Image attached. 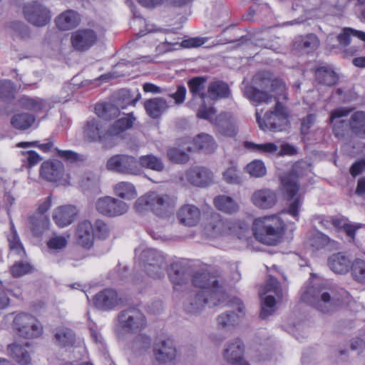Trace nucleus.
Segmentation results:
<instances>
[{
    "label": "nucleus",
    "mask_w": 365,
    "mask_h": 365,
    "mask_svg": "<svg viewBox=\"0 0 365 365\" xmlns=\"http://www.w3.org/2000/svg\"><path fill=\"white\" fill-rule=\"evenodd\" d=\"M192 284L200 290L196 293L194 302H190V307L187 308L189 312H197L205 305L212 307L225 301L226 292L209 272L195 273L192 276Z\"/></svg>",
    "instance_id": "nucleus-1"
},
{
    "label": "nucleus",
    "mask_w": 365,
    "mask_h": 365,
    "mask_svg": "<svg viewBox=\"0 0 365 365\" xmlns=\"http://www.w3.org/2000/svg\"><path fill=\"white\" fill-rule=\"evenodd\" d=\"M286 224L278 215H264L254 220L252 230L255 238L267 245H276L283 239Z\"/></svg>",
    "instance_id": "nucleus-2"
},
{
    "label": "nucleus",
    "mask_w": 365,
    "mask_h": 365,
    "mask_svg": "<svg viewBox=\"0 0 365 365\" xmlns=\"http://www.w3.org/2000/svg\"><path fill=\"white\" fill-rule=\"evenodd\" d=\"M281 190L284 199L289 202L288 207L282 212L287 213L299 220L303 195L300 192V183L298 177L292 173L282 177Z\"/></svg>",
    "instance_id": "nucleus-3"
},
{
    "label": "nucleus",
    "mask_w": 365,
    "mask_h": 365,
    "mask_svg": "<svg viewBox=\"0 0 365 365\" xmlns=\"http://www.w3.org/2000/svg\"><path fill=\"white\" fill-rule=\"evenodd\" d=\"M12 327L19 336L26 339L38 338L43 331L41 322L35 316L26 312L19 313L14 317Z\"/></svg>",
    "instance_id": "nucleus-4"
},
{
    "label": "nucleus",
    "mask_w": 365,
    "mask_h": 365,
    "mask_svg": "<svg viewBox=\"0 0 365 365\" xmlns=\"http://www.w3.org/2000/svg\"><path fill=\"white\" fill-rule=\"evenodd\" d=\"M289 114L287 108L280 102H276L274 110L265 113L263 118L257 111L256 120L260 129L263 130L281 131L288 123Z\"/></svg>",
    "instance_id": "nucleus-5"
},
{
    "label": "nucleus",
    "mask_w": 365,
    "mask_h": 365,
    "mask_svg": "<svg viewBox=\"0 0 365 365\" xmlns=\"http://www.w3.org/2000/svg\"><path fill=\"white\" fill-rule=\"evenodd\" d=\"M118 320L120 329L131 334L140 333L147 326V319L145 315L134 307L121 311L118 314Z\"/></svg>",
    "instance_id": "nucleus-6"
},
{
    "label": "nucleus",
    "mask_w": 365,
    "mask_h": 365,
    "mask_svg": "<svg viewBox=\"0 0 365 365\" xmlns=\"http://www.w3.org/2000/svg\"><path fill=\"white\" fill-rule=\"evenodd\" d=\"M140 258L145 271L153 279H160L165 275L167 262L162 254L153 249L143 251Z\"/></svg>",
    "instance_id": "nucleus-7"
},
{
    "label": "nucleus",
    "mask_w": 365,
    "mask_h": 365,
    "mask_svg": "<svg viewBox=\"0 0 365 365\" xmlns=\"http://www.w3.org/2000/svg\"><path fill=\"white\" fill-rule=\"evenodd\" d=\"M106 168L110 171L131 175H137L141 171L138 159L125 154H117L110 157L107 160Z\"/></svg>",
    "instance_id": "nucleus-8"
},
{
    "label": "nucleus",
    "mask_w": 365,
    "mask_h": 365,
    "mask_svg": "<svg viewBox=\"0 0 365 365\" xmlns=\"http://www.w3.org/2000/svg\"><path fill=\"white\" fill-rule=\"evenodd\" d=\"M174 205V200L168 195H159L156 192H149L139 197L135 207L138 211L150 210L157 215L158 211Z\"/></svg>",
    "instance_id": "nucleus-9"
},
{
    "label": "nucleus",
    "mask_w": 365,
    "mask_h": 365,
    "mask_svg": "<svg viewBox=\"0 0 365 365\" xmlns=\"http://www.w3.org/2000/svg\"><path fill=\"white\" fill-rule=\"evenodd\" d=\"M25 19L36 26H44L51 19L50 11L37 1L25 4L23 9Z\"/></svg>",
    "instance_id": "nucleus-10"
},
{
    "label": "nucleus",
    "mask_w": 365,
    "mask_h": 365,
    "mask_svg": "<svg viewBox=\"0 0 365 365\" xmlns=\"http://www.w3.org/2000/svg\"><path fill=\"white\" fill-rule=\"evenodd\" d=\"M211 123L215 127V135L217 137L235 138L238 133L236 119L230 113H220L211 120Z\"/></svg>",
    "instance_id": "nucleus-11"
},
{
    "label": "nucleus",
    "mask_w": 365,
    "mask_h": 365,
    "mask_svg": "<svg viewBox=\"0 0 365 365\" xmlns=\"http://www.w3.org/2000/svg\"><path fill=\"white\" fill-rule=\"evenodd\" d=\"M96 210L108 217H115L125 214L128 209V205L115 197L106 196L100 197L96 202Z\"/></svg>",
    "instance_id": "nucleus-12"
},
{
    "label": "nucleus",
    "mask_w": 365,
    "mask_h": 365,
    "mask_svg": "<svg viewBox=\"0 0 365 365\" xmlns=\"http://www.w3.org/2000/svg\"><path fill=\"white\" fill-rule=\"evenodd\" d=\"M211 220L212 229H217V232H222L227 229L239 239L245 237L249 232V225L244 221H237L230 225L229 222L223 221L220 215L216 212L211 215Z\"/></svg>",
    "instance_id": "nucleus-13"
},
{
    "label": "nucleus",
    "mask_w": 365,
    "mask_h": 365,
    "mask_svg": "<svg viewBox=\"0 0 365 365\" xmlns=\"http://www.w3.org/2000/svg\"><path fill=\"white\" fill-rule=\"evenodd\" d=\"M83 135L89 142L101 143L110 146L111 145L108 129L106 130L100 121L94 118L88 120L85 124Z\"/></svg>",
    "instance_id": "nucleus-14"
},
{
    "label": "nucleus",
    "mask_w": 365,
    "mask_h": 365,
    "mask_svg": "<svg viewBox=\"0 0 365 365\" xmlns=\"http://www.w3.org/2000/svg\"><path fill=\"white\" fill-rule=\"evenodd\" d=\"M98 37L91 29H81L71 34V42L73 48L78 51H86L93 46Z\"/></svg>",
    "instance_id": "nucleus-15"
},
{
    "label": "nucleus",
    "mask_w": 365,
    "mask_h": 365,
    "mask_svg": "<svg viewBox=\"0 0 365 365\" xmlns=\"http://www.w3.org/2000/svg\"><path fill=\"white\" fill-rule=\"evenodd\" d=\"M121 303V298L114 289L106 288L98 292L93 297L94 306L101 310L114 309Z\"/></svg>",
    "instance_id": "nucleus-16"
},
{
    "label": "nucleus",
    "mask_w": 365,
    "mask_h": 365,
    "mask_svg": "<svg viewBox=\"0 0 365 365\" xmlns=\"http://www.w3.org/2000/svg\"><path fill=\"white\" fill-rule=\"evenodd\" d=\"M351 110V108L340 107L330 112L329 123L332 125V132L336 138H344L347 134L349 124L345 120L337 119L347 116Z\"/></svg>",
    "instance_id": "nucleus-17"
},
{
    "label": "nucleus",
    "mask_w": 365,
    "mask_h": 365,
    "mask_svg": "<svg viewBox=\"0 0 365 365\" xmlns=\"http://www.w3.org/2000/svg\"><path fill=\"white\" fill-rule=\"evenodd\" d=\"M154 365H174L177 350L173 344H154Z\"/></svg>",
    "instance_id": "nucleus-18"
},
{
    "label": "nucleus",
    "mask_w": 365,
    "mask_h": 365,
    "mask_svg": "<svg viewBox=\"0 0 365 365\" xmlns=\"http://www.w3.org/2000/svg\"><path fill=\"white\" fill-rule=\"evenodd\" d=\"M64 165L58 160H46L40 168L41 176L49 182H58L63 176Z\"/></svg>",
    "instance_id": "nucleus-19"
},
{
    "label": "nucleus",
    "mask_w": 365,
    "mask_h": 365,
    "mask_svg": "<svg viewBox=\"0 0 365 365\" xmlns=\"http://www.w3.org/2000/svg\"><path fill=\"white\" fill-rule=\"evenodd\" d=\"M253 205L262 210L273 207L277 202V195L275 191L269 188H262L253 192L251 197Z\"/></svg>",
    "instance_id": "nucleus-20"
},
{
    "label": "nucleus",
    "mask_w": 365,
    "mask_h": 365,
    "mask_svg": "<svg viewBox=\"0 0 365 365\" xmlns=\"http://www.w3.org/2000/svg\"><path fill=\"white\" fill-rule=\"evenodd\" d=\"M93 225L88 220L80 222L76 229V243L81 247L89 250L93 246L94 237L92 232Z\"/></svg>",
    "instance_id": "nucleus-21"
},
{
    "label": "nucleus",
    "mask_w": 365,
    "mask_h": 365,
    "mask_svg": "<svg viewBox=\"0 0 365 365\" xmlns=\"http://www.w3.org/2000/svg\"><path fill=\"white\" fill-rule=\"evenodd\" d=\"M78 214L75 206L71 205H61L53 210V220L59 227L71 225Z\"/></svg>",
    "instance_id": "nucleus-22"
},
{
    "label": "nucleus",
    "mask_w": 365,
    "mask_h": 365,
    "mask_svg": "<svg viewBox=\"0 0 365 365\" xmlns=\"http://www.w3.org/2000/svg\"><path fill=\"white\" fill-rule=\"evenodd\" d=\"M186 177L192 185L205 187L212 181V172L204 167H192L186 173Z\"/></svg>",
    "instance_id": "nucleus-23"
},
{
    "label": "nucleus",
    "mask_w": 365,
    "mask_h": 365,
    "mask_svg": "<svg viewBox=\"0 0 365 365\" xmlns=\"http://www.w3.org/2000/svg\"><path fill=\"white\" fill-rule=\"evenodd\" d=\"M200 210L193 205H182L177 212V217L183 225L193 227L198 224L200 220Z\"/></svg>",
    "instance_id": "nucleus-24"
},
{
    "label": "nucleus",
    "mask_w": 365,
    "mask_h": 365,
    "mask_svg": "<svg viewBox=\"0 0 365 365\" xmlns=\"http://www.w3.org/2000/svg\"><path fill=\"white\" fill-rule=\"evenodd\" d=\"M190 267L181 262H175L170 264L168 274L175 289L178 285L185 284L190 277Z\"/></svg>",
    "instance_id": "nucleus-25"
},
{
    "label": "nucleus",
    "mask_w": 365,
    "mask_h": 365,
    "mask_svg": "<svg viewBox=\"0 0 365 365\" xmlns=\"http://www.w3.org/2000/svg\"><path fill=\"white\" fill-rule=\"evenodd\" d=\"M135 120V118L133 116V113H130L118 119L110 125L108 128L111 143L110 147L115 145L113 140L116 137L133 127Z\"/></svg>",
    "instance_id": "nucleus-26"
},
{
    "label": "nucleus",
    "mask_w": 365,
    "mask_h": 365,
    "mask_svg": "<svg viewBox=\"0 0 365 365\" xmlns=\"http://www.w3.org/2000/svg\"><path fill=\"white\" fill-rule=\"evenodd\" d=\"M230 93L231 91L228 84L221 80L211 81L207 88V98L213 101L227 98Z\"/></svg>",
    "instance_id": "nucleus-27"
},
{
    "label": "nucleus",
    "mask_w": 365,
    "mask_h": 365,
    "mask_svg": "<svg viewBox=\"0 0 365 365\" xmlns=\"http://www.w3.org/2000/svg\"><path fill=\"white\" fill-rule=\"evenodd\" d=\"M29 344H9L8 354L20 365H29L31 358L28 351Z\"/></svg>",
    "instance_id": "nucleus-28"
},
{
    "label": "nucleus",
    "mask_w": 365,
    "mask_h": 365,
    "mask_svg": "<svg viewBox=\"0 0 365 365\" xmlns=\"http://www.w3.org/2000/svg\"><path fill=\"white\" fill-rule=\"evenodd\" d=\"M80 21L78 13L71 9L63 11L55 19L57 28L61 31L72 29L76 27Z\"/></svg>",
    "instance_id": "nucleus-29"
},
{
    "label": "nucleus",
    "mask_w": 365,
    "mask_h": 365,
    "mask_svg": "<svg viewBox=\"0 0 365 365\" xmlns=\"http://www.w3.org/2000/svg\"><path fill=\"white\" fill-rule=\"evenodd\" d=\"M143 106L148 115L153 119L159 118L168 108L166 100L161 97L148 99Z\"/></svg>",
    "instance_id": "nucleus-30"
},
{
    "label": "nucleus",
    "mask_w": 365,
    "mask_h": 365,
    "mask_svg": "<svg viewBox=\"0 0 365 365\" xmlns=\"http://www.w3.org/2000/svg\"><path fill=\"white\" fill-rule=\"evenodd\" d=\"M349 127L354 136L365 139V111L353 113L349 120Z\"/></svg>",
    "instance_id": "nucleus-31"
},
{
    "label": "nucleus",
    "mask_w": 365,
    "mask_h": 365,
    "mask_svg": "<svg viewBox=\"0 0 365 365\" xmlns=\"http://www.w3.org/2000/svg\"><path fill=\"white\" fill-rule=\"evenodd\" d=\"M328 265L334 272L338 274L348 272L351 266L350 259L341 252L331 255L328 259Z\"/></svg>",
    "instance_id": "nucleus-32"
},
{
    "label": "nucleus",
    "mask_w": 365,
    "mask_h": 365,
    "mask_svg": "<svg viewBox=\"0 0 365 365\" xmlns=\"http://www.w3.org/2000/svg\"><path fill=\"white\" fill-rule=\"evenodd\" d=\"M207 78L205 76H195L187 81V87L192 98H200L202 101H205L207 98L205 92V83Z\"/></svg>",
    "instance_id": "nucleus-33"
},
{
    "label": "nucleus",
    "mask_w": 365,
    "mask_h": 365,
    "mask_svg": "<svg viewBox=\"0 0 365 365\" xmlns=\"http://www.w3.org/2000/svg\"><path fill=\"white\" fill-rule=\"evenodd\" d=\"M316 81L322 85L327 86H333L339 81V76L331 68L327 66H321L315 70Z\"/></svg>",
    "instance_id": "nucleus-34"
},
{
    "label": "nucleus",
    "mask_w": 365,
    "mask_h": 365,
    "mask_svg": "<svg viewBox=\"0 0 365 365\" xmlns=\"http://www.w3.org/2000/svg\"><path fill=\"white\" fill-rule=\"evenodd\" d=\"M35 122L36 116L34 114L25 112L16 113L11 118L12 127L19 130L29 129Z\"/></svg>",
    "instance_id": "nucleus-35"
},
{
    "label": "nucleus",
    "mask_w": 365,
    "mask_h": 365,
    "mask_svg": "<svg viewBox=\"0 0 365 365\" xmlns=\"http://www.w3.org/2000/svg\"><path fill=\"white\" fill-rule=\"evenodd\" d=\"M195 149L205 153H212L217 148V143L210 135L201 133L193 139Z\"/></svg>",
    "instance_id": "nucleus-36"
},
{
    "label": "nucleus",
    "mask_w": 365,
    "mask_h": 365,
    "mask_svg": "<svg viewBox=\"0 0 365 365\" xmlns=\"http://www.w3.org/2000/svg\"><path fill=\"white\" fill-rule=\"evenodd\" d=\"M113 192L119 198L126 200H134L137 197L135 185L130 182L121 181L113 186Z\"/></svg>",
    "instance_id": "nucleus-37"
},
{
    "label": "nucleus",
    "mask_w": 365,
    "mask_h": 365,
    "mask_svg": "<svg viewBox=\"0 0 365 365\" xmlns=\"http://www.w3.org/2000/svg\"><path fill=\"white\" fill-rule=\"evenodd\" d=\"M213 204L218 210L227 214H233L239 210L238 204L229 196H216L213 200Z\"/></svg>",
    "instance_id": "nucleus-38"
},
{
    "label": "nucleus",
    "mask_w": 365,
    "mask_h": 365,
    "mask_svg": "<svg viewBox=\"0 0 365 365\" xmlns=\"http://www.w3.org/2000/svg\"><path fill=\"white\" fill-rule=\"evenodd\" d=\"M7 240L11 252L22 259L26 257V250L13 223L11 224V233L8 235Z\"/></svg>",
    "instance_id": "nucleus-39"
},
{
    "label": "nucleus",
    "mask_w": 365,
    "mask_h": 365,
    "mask_svg": "<svg viewBox=\"0 0 365 365\" xmlns=\"http://www.w3.org/2000/svg\"><path fill=\"white\" fill-rule=\"evenodd\" d=\"M95 113L99 118L106 120H110L118 116L120 110L113 103L103 102L96 104Z\"/></svg>",
    "instance_id": "nucleus-40"
},
{
    "label": "nucleus",
    "mask_w": 365,
    "mask_h": 365,
    "mask_svg": "<svg viewBox=\"0 0 365 365\" xmlns=\"http://www.w3.org/2000/svg\"><path fill=\"white\" fill-rule=\"evenodd\" d=\"M244 349L243 344H228L224 351L225 359L235 365L242 359Z\"/></svg>",
    "instance_id": "nucleus-41"
},
{
    "label": "nucleus",
    "mask_w": 365,
    "mask_h": 365,
    "mask_svg": "<svg viewBox=\"0 0 365 365\" xmlns=\"http://www.w3.org/2000/svg\"><path fill=\"white\" fill-rule=\"evenodd\" d=\"M245 96L252 102L257 104L268 103L272 96L266 91H262L252 86H247L245 89Z\"/></svg>",
    "instance_id": "nucleus-42"
},
{
    "label": "nucleus",
    "mask_w": 365,
    "mask_h": 365,
    "mask_svg": "<svg viewBox=\"0 0 365 365\" xmlns=\"http://www.w3.org/2000/svg\"><path fill=\"white\" fill-rule=\"evenodd\" d=\"M31 229L36 236H39L48 229L49 218L45 215L34 214L30 217Z\"/></svg>",
    "instance_id": "nucleus-43"
},
{
    "label": "nucleus",
    "mask_w": 365,
    "mask_h": 365,
    "mask_svg": "<svg viewBox=\"0 0 365 365\" xmlns=\"http://www.w3.org/2000/svg\"><path fill=\"white\" fill-rule=\"evenodd\" d=\"M138 161L140 168L142 167L158 172L164 169V165L161 159L151 154L140 156Z\"/></svg>",
    "instance_id": "nucleus-44"
},
{
    "label": "nucleus",
    "mask_w": 365,
    "mask_h": 365,
    "mask_svg": "<svg viewBox=\"0 0 365 365\" xmlns=\"http://www.w3.org/2000/svg\"><path fill=\"white\" fill-rule=\"evenodd\" d=\"M243 146L247 150L260 154H272L276 153L278 150V147L273 143L257 144L250 141H245Z\"/></svg>",
    "instance_id": "nucleus-45"
},
{
    "label": "nucleus",
    "mask_w": 365,
    "mask_h": 365,
    "mask_svg": "<svg viewBox=\"0 0 365 365\" xmlns=\"http://www.w3.org/2000/svg\"><path fill=\"white\" fill-rule=\"evenodd\" d=\"M270 91L273 93L275 96L276 101L279 100L288 101L287 88L285 82L280 78L274 77L270 86Z\"/></svg>",
    "instance_id": "nucleus-46"
},
{
    "label": "nucleus",
    "mask_w": 365,
    "mask_h": 365,
    "mask_svg": "<svg viewBox=\"0 0 365 365\" xmlns=\"http://www.w3.org/2000/svg\"><path fill=\"white\" fill-rule=\"evenodd\" d=\"M241 316L234 312L220 314L217 319V327L220 329H230L239 324Z\"/></svg>",
    "instance_id": "nucleus-47"
},
{
    "label": "nucleus",
    "mask_w": 365,
    "mask_h": 365,
    "mask_svg": "<svg viewBox=\"0 0 365 365\" xmlns=\"http://www.w3.org/2000/svg\"><path fill=\"white\" fill-rule=\"evenodd\" d=\"M34 267L28 262H16L9 268L11 275L14 278H19L34 272Z\"/></svg>",
    "instance_id": "nucleus-48"
},
{
    "label": "nucleus",
    "mask_w": 365,
    "mask_h": 365,
    "mask_svg": "<svg viewBox=\"0 0 365 365\" xmlns=\"http://www.w3.org/2000/svg\"><path fill=\"white\" fill-rule=\"evenodd\" d=\"M245 170L251 177L255 178H262L267 174V168L264 162L257 159L249 163L245 166Z\"/></svg>",
    "instance_id": "nucleus-49"
},
{
    "label": "nucleus",
    "mask_w": 365,
    "mask_h": 365,
    "mask_svg": "<svg viewBox=\"0 0 365 365\" xmlns=\"http://www.w3.org/2000/svg\"><path fill=\"white\" fill-rule=\"evenodd\" d=\"M53 334L58 342H75L76 340L74 331L65 325L57 327L53 331Z\"/></svg>",
    "instance_id": "nucleus-50"
},
{
    "label": "nucleus",
    "mask_w": 365,
    "mask_h": 365,
    "mask_svg": "<svg viewBox=\"0 0 365 365\" xmlns=\"http://www.w3.org/2000/svg\"><path fill=\"white\" fill-rule=\"evenodd\" d=\"M273 79L274 75L272 72L261 71L254 76L252 81L256 86L265 91L270 88Z\"/></svg>",
    "instance_id": "nucleus-51"
},
{
    "label": "nucleus",
    "mask_w": 365,
    "mask_h": 365,
    "mask_svg": "<svg viewBox=\"0 0 365 365\" xmlns=\"http://www.w3.org/2000/svg\"><path fill=\"white\" fill-rule=\"evenodd\" d=\"M354 279L359 283H365V260L356 259L351 266Z\"/></svg>",
    "instance_id": "nucleus-52"
},
{
    "label": "nucleus",
    "mask_w": 365,
    "mask_h": 365,
    "mask_svg": "<svg viewBox=\"0 0 365 365\" xmlns=\"http://www.w3.org/2000/svg\"><path fill=\"white\" fill-rule=\"evenodd\" d=\"M298 46L307 53L315 51L319 46V39L317 35L309 34L302 37Z\"/></svg>",
    "instance_id": "nucleus-53"
},
{
    "label": "nucleus",
    "mask_w": 365,
    "mask_h": 365,
    "mask_svg": "<svg viewBox=\"0 0 365 365\" xmlns=\"http://www.w3.org/2000/svg\"><path fill=\"white\" fill-rule=\"evenodd\" d=\"M93 237L99 240L107 239L110 233L109 225L102 220H96L93 225Z\"/></svg>",
    "instance_id": "nucleus-54"
},
{
    "label": "nucleus",
    "mask_w": 365,
    "mask_h": 365,
    "mask_svg": "<svg viewBox=\"0 0 365 365\" xmlns=\"http://www.w3.org/2000/svg\"><path fill=\"white\" fill-rule=\"evenodd\" d=\"M21 155L23 157V165L27 168L37 165L42 160V157L35 150H23Z\"/></svg>",
    "instance_id": "nucleus-55"
},
{
    "label": "nucleus",
    "mask_w": 365,
    "mask_h": 365,
    "mask_svg": "<svg viewBox=\"0 0 365 365\" xmlns=\"http://www.w3.org/2000/svg\"><path fill=\"white\" fill-rule=\"evenodd\" d=\"M54 150L56 155L61 159L63 160L68 163H75L84 160L83 156L80 154L70 150H61L58 148H55Z\"/></svg>",
    "instance_id": "nucleus-56"
},
{
    "label": "nucleus",
    "mask_w": 365,
    "mask_h": 365,
    "mask_svg": "<svg viewBox=\"0 0 365 365\" xmlns=\"http://www.w3.org/2000/svg\"><path fill=\"white\" fill-rule=\"evenodd\" d=\"M15 88L11 81H0V99L11 101L14 98Z\"/></svg>",
    "instance_id": "nucleus-57"
},
{
    "label": "nucleus",
    "mask_w": 365,
    "mask_h": 365,
    "mask_svg": "<svg viewBox=\"0 0 365 365\" xmlns=\"http://www.w3.org/2000/svg\"><path fill=\"white\" fill-rule=\"evenodd\" d=\"M276 300L272 295L266 296L262 302L259 316L262 319H266L274 312Z\"/></svg>",
    "instance_id": "nucleus-58"
},
{
    "label": "nucleus",
    "mask_w": 365,
    "mask_h": 365,
    "mask_svg": "<svg viewBox=\"0 0 365 365\" xmlns=\"http://www.w3.org/2000/svg\"><path fill=\"white\" fill-rule=\"evenodd\" d=\"M169 160L175 163L183 164L189 160L188 154L177 148H171L168 150Z\"/></svg>",
    "instance_id": "nucleus-59"
},
{
    "label": "nucleus",
    "mask_w": 365,
    "mask_h": 365,
    "mask_svg": "<svg viewBox=\"0 0 365 365\" xmlns=\"http://www.w3.org/2000/svg\"><path fill=\"white\" fill-rule=\"evenodd\" d=\"M223 180L229 184H240L242 182L237 168L235 165L230 166L222 174Z\"/></svg>",
    "instance_id": "nucleus-60"
},
{
    "label": "nucleus",
    "mask_w": 365,
    "mask_h": 365,
    "mask_svg": "<svg viewBox=\"0 0 365 365\" xmlns=\"http://www.w3.org/2000/svg\"><path fill=\"white\" fill-rule=\"evenodd\" d=\"M69 235L64 236H53L51 237L47 242V247L50 250H62L67 246Z\"/></svg>",
    "instance_id": "nucleus-61"
},
{
    "label": "nucleus",
    "mask_w": 365,
    "mask_h": 365,
    "mask_svg": "<svg viewBox=\"0 0 365 365\" xmlns=\"http://www.w3.org/2000/svg\"><path fill=\"white\" fill-rule=\"evenodd\" d=\"M202 102V104L197 109L196 115L198 118L211 120L216 113V110L213 107H207L205 102Z\"/></svg>",
    "instance_id": "nucleus-62"
},
{
    "label": "nucleus",
    "mask_w": 365,
    "mask_h": 365,
    "mask_svg": "<svg viewBox=\"0 0 365 365\" xmlns=\"http://www.w3.org/2000/svg\"><path fill=\"white\" fill-rule=\"evenodd\" d=\"M187 90L185 86L179 85L177 86V90L175 93L168 95L169 97L175 101L178 105L182 104L185 100Z\"/></svg>",
    "instance_id": "nucleus-63"
},
{
    "label": "nucleus",
    "mask_w": 365,
    "mask_h": 365,
    "mask_svg": "<svg viewBox=\"0 0 365 365\" xmlns=\"http://www.w3.org/2000/svg\"><path fill=\"white\" fill-rule=\"evenodd\" d=\"M265 289L267 292H274L277 296L282 294V288L279 282L272 277H270L267 281Z\"/></svg>",
    "instance_id": "nucleus-64"
}]
</instances>
